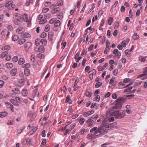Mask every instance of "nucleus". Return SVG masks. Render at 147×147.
<instances>
[{"label":"nucleus","instance_id":"9d476101","mask_svg":"<svg viewBox=\"0 0 147 147\" xmlns=\"http://www.w3.org/2000/svg\"><path fill=\"white\" fill-rule=\"evenodd\" d=\"M31 46H32V44L29 42L26 43L24 45V49L26 51H28L29 49Z\"/></svg>","mask_w":147,"mask_h":147},{"label":"nucleus","instance_id":"7c9ffc66","mask_svg":"<svg viewBox=\"0 0 147 147\" xmlns=\"http://www.w3.org/2000/svg\"><path fill=\"white\" fill-rule=\"evenodd\" d=\"M30 71L28 69H25L24 71L25 75L26 76H28L30 74Z\"/></svg>","mask_w":147,"mask_h":147},{"label":"nucleus","instance_id":"ea45409f","mask_svg":"<svg viewBox=\"0 0 147 147\" xmlns=\"http://www.w3.org/2000/svg\"><path fill=\"white\" fill-rule=\"evenodd\" d=\"M40 41L39 39H36L35 40V45L37 46H38L40 44Z\"/></svg>","mask_w":147,"mask_h":147},{"label":"nucleus","instance_id":"a19ab883","mask_svg":"<svg viewBox=\"0 0 147 147\" xmlns=\"http://www.w3.org/2000/svg\"><path fill=\"white\" fill-rule=\"evenodd\" d=\"M131 51H129L128 50H126L125 51V53L126 55L128 57H129L130 56V52Z\"/></svg>","mask_w":147,"mask_h":147},{"label":"nucleus","instance_id":"473e14b6","mask_svg":"<svg viewBox=\"0 0 147 147\" xmlns=\"http://www.w3.org/2000/svg\"><path fill=\"white\" fill-rule=\"evenodd\" d=\"M147 57V56L143 57L142 56H141L139 57V60L140 61L144 62L146 60V58Z\"/></svg>","mask_w":147,"mask_h":147},{"label":"nucleus","instance_id":"cd10ccee","mask_svg":"<svg viewBox=\"0 0 147 147\" xmlns=\"http://www.w3.org/2000/svg\"><path fill=\"white\" fill-rule=\"evenodd\" d=\"M10 102L12 104L18 106L19 105V103H18V101H16L15 100L11 99Z\"/></svg>","mask_w":147,"mask_h":147},{"label":"nucleus","instance_id":"c9c22d12","mask_svg":"<svg viewBox=\"0 0 147 147\" xmlns=\"http://www.w3.org/2000/svg\"><path fill=\"white\" fill-rule=\"evenodd\" d=\"M133 38L135 40H137L138 39L139 36L137 35V33H136L134 34L132 36Z\"/></svg>","mask_w":147,"mask_h":147},{"label":"nucleus","instance_id":"2eb2a0df","mask_svg":"<svg viewBox=\"0 0 147 147\" xmlns=\"http://www.w3.org/2000/svg\"><path fill=\"white\" fill-rule=\"evenodd\" d=\"M24 31V29L23 27H20L18 28L16 31L17 33L18 34H22V33Z\"/></svg>","mask_w":147,"mask_h":147},{"label":"nucleus","instance_id":"338daca9","mask_svg":"<svg viewBox=\"0 0 147 147\" xmlns=\"http://www.w3.org/2000/svg\"><path fill=\"white\" fill-rule=\"evenodd\" d=\"M63 4V2L62 1H60L57 3V5L60 6L62 5Z\"/></svg>","mask_w":147,"mask_h":147},{"label":"nucleus","instance_id":"de8ad7c7","mask_svg":"<svg viewBox=\"0 0 147 147\" xmlns=\"http://www.w3.org/2000/svg\"><path fill=\"white\" fill-rule=\"evenodd\" d=\"M85 120V119L84 118H82L79 121V123L81 125H82L84 123Z\"/></svg>","mask_w":147,"mask_h":147},{"label":"nucleus","instance_id":"0e129e2a","mask_svg":"<svg viewBox=\"0 0 147 147\" xmlns=\"http://www.w3.org/2000/svg\"><path fill=\"white\" fill-rule=\"evenodd\" d=\"M112 97L113 98L116 99L117 98V96L115 93H114L112 95Z\"/></svg>","mask_w":147,"mask_h":147},{"label":"nucleus","instance_id":"603ef678","mask_svg":"<svg viewBox=\"0 0 147 147\" xmlns=\"http://www.w3.org/2000/svg\"><path fill=\"white\" fill-rule=\"evenodd\" d=\"M56 22V20L55 19H51L49 21V23L51 24H53Z\"/></svg>","mask_w":147,"mask_h":147},{"label":"nucleus","instance_id":"8fccbe9b","mask_svg":"<svg viewBox=\"0 0 147 147\" xmlns=\"http://www.w3.org/2000/svg\"><path fill=\"white\" fill-rule=\"evenodd\" d=\"M146 75V74H145V73H144V72L143 71V74H140V75H139L138 76V78H141L140 79H142V80H143V79H144V78H142V77H143V76H145Z\"/></svg>","mask_w":147,"mask_h":147},{"label":"nucleus","instance_id":"79ce46f5","mask_svg":"<svg viewBox=\"0 0 147 147\" xmlns=\"http://www.w3.org/2000/svg\"><path fill=\"white\" fill-rule=\"evenodd\" d=\"M30 63H28L23 65L22 67L23 68H25V69H28V68L30 67Z\"/></svg>","mask_w":147,"mask_h":147},{"label":"nucleus","instance_id":"aec40b11","mask_svg":"<svg viewBox=\"0 0 147 147\" xmlns=\"http://www.w3.org/2000/svg\"><path fill=\"white\" fill-rule=\"evenodd\" d=\"M26 41V40L24 38L20 39L18 41V43L20 45H22Z\"/></svg>","mask_w":147,"mask_h":147},{"label":"nucleus","instance_id":"4d7b16f0","mask_svg":"<svg viewBox=\"0 0 147 147\" xmlns=\"http://www.w3.org/2000/svg\"><path fill=\"white\" fill-rule=\"evenodd\" d=\"M95 100L97 102L99 101L100 100V96L99 95H96L94 98Z\"/></svg>","mask_w":147,"mask_h":147},{"label":"nucleus","instance_id":"393cba45","mask_svg":"<svg viewBox=\"0 0 147 147\" xmlns=\"http://www.w3.org/2000/svg\"><path fill=\"white\" fill-rule=\"evenodd\" d=\"M22 95L24 96H26L28 94V92L27 90L25 88H24L22 89Z\"/></svg>","mask_w":147,"mask_h":147},{"label":"nucleus","instance_id":"2f4dec72","mask_svg":"<svg viewBox=\"0 0 147 147\" xmlns=\"http://www.w3.org/2000/svg\"><path fill=\"white\" fill-rule=\"evenodd\" d=\"M92 94V92L86 91L84 93V95L88 97H90Z\"/></svg>","mask_w":147,"mask_h":147},{"label":"nucleus","instance_id":"a18cd8bd","mask_svg":"<svg viewBox=\"0 0 147 147\" xmlns=\"http://www.w3.org/2000/svg\"><path fill=\"white\" fill-rule=\"evenodd\" d=\"M132 89V87H130L129 88H128L125 89L123 92L124 93H126L127 92H129L130 91V90H131Z\"/></svg>","mask_w":147,"mask_h":147},{"label":"nucleus","instance_id":"5fc2aeb1","mask_svg":"<svg viewBox=\"0 0 147 147\" xmlns=\"http://www.w3.org/2000/svg\"><path fill=\"white\" fill-rule=\"evenodd\" d=\"M18 57L15 56L12 58V61L13 62H16L18 61Z\"/></svg>","mask_w":147,"mask_h":147},{"label":"nucleus","instance_id":"680f3d73","mask_svg":"<svg viewBox=\"0 0 147 147\" xmlns=\"http://www.w3.org/2000/svg\"><path fill=\"white\" fill-rule=\"evenodd\" d=\"M4 84V82L2 80H0V88H2Z\"/></svg>","mask_w":147,"mask_h":147},{"label":"nucleus","instance_id":"774afa93","mask_svg":"<svg viewBox=\"0 0 147 147\" xmlns=\"http://www.w3.org/2000/svg\"><path fill=\"white\" fill-rule=\"evenodd\" d=\"M109 118V122H112L114 121L115 119L114 117H108Z\"/></svg>","mask_w":147,"mask_h":147},{"label":"nucleus","instance_id":"bb28decb","mask_svg":"<svg viewBox=\"0 0 147 147\" xmlns=\"http://www.w3.org/2000/svg\"><path fill=\"white\" fill-rule=\"evenodd\" d=\"M25 62V60L23 58H20L19 59L18 61V63L19 65H22Z\"/></svg>","mask_w":147,"mask_h":147},{"label":"nucleus","instance_id":"b1692460","mask_svg":"<svg viewBox=\"0 0 147 147\" xmlns=\"http://www.w3.org/2000/svg\"><path fill=\"white\" fill-rule=\"evenodd\" d=\"M53 36L54 34L52 32H49L48 34V38L49 40H52Z\"/></svg>","mask_w":147,"mask_h":147},{"label":"nucleus","instance_id":"0eeeda50","mask_svg":"<svg viewBox=\"0 0 147 147\" xmlns=\"http://www.w3.org/2000/svg\"><path fill=\"white\" fill-rule=\"evenodd\" d=\"M39 94V92L38 91V89L37 88L35 89L30 94V97L34 98L36 96H38Z\"/></svg>","mask_w":147,"mask_h":147},{"label":"nucleus","instance_id":"dca6fc26","mask_svg":"<svg viewBox=\"0 0 147 147\" xmlns=\"http://www.w3.org/2000/svg\"><path fill=\"white\" fill-rule=\"evenodd\" d=\"M129 41V39L127 38L126 40H124L121 42V45L123 47H125L127 43Z\"/></svg>","mask_w":147,"mask_h":147},{"label":"nucleus","instance_id":"6ab92c4d","mask_svg":"<svg viewBox=\"0 0 147 147\" xmlns=\"http://www.w3.org/2000/svg\"><path fill=\"white\" fill-rule=\"evenodd\" d=\"M114 54H117L116 55L118 56H120L121 55V53L119 52V51L117 49H115L113 52Z\"/></svg>","mask_w":147,"mask_h":147},{"label":"nucleus","instance_id":"e2e57ef3","mask_svg":"<svg viewBox=\"0 0 147 147\" xmlns=\"http://www.w3.org/2000/svg\"><path fill=\"white\" fill-rule=\"evenodd\" d=\"M41 42L42 44L45 45L47 43V42L46 40L45 39H42L41 40Z\"/></svg>","mask_w":147,"mask_h":147},{"label":"nucleus","instance_id":"49530a36","mask_svg":"<svg viewBox=\"0 0 147 147\" xmlns=\"http://www.w3.org/2000/svg\"><path fill=\"white\" fill-rule=\"evenodd\" d=\"M49 10V9L48 8L44 7L43 8L42 12L43 13H45Z\"/></svg>","mask_w":147,"mask_h":147},{"label":"nucleus","instance_id":"423d86ee","mask_svg":"<svg viewBox=\"0 0 147 147\" xmlns=\"http://www.w3.org/2000/svg\"><path fill=\"white\" fill-rule=\"evenodd\" d=\"M5 6L9 9L13 10L14 7L15 5L12 4V1H10L6 3Z\"/></svg>","mask_w":147,"mask_h":147},{"label":"nucleus","instance_id":"f03ea898","mask_svg":"<svg viewBox=\"0 0 147 147\" xmlns=\"http://www.w3.org/2000/svg\"><path fill=\"white\" fill-rule=\"evenodd\" d=\"M109 118H105L102 121V125L107 129H109V128L111 127L114 129H117L118 127L116 126H114L116 123H109Z\"/></svg>","mask_w":147,"mask_h":147},{"label":"nucleus","instance_id":"f3484780","mask_svg":"<svg viewBox=\"0 0 147 147\" xmlns=\"http://www.w3.org/2000/svg\"><path fill=\"white\" fill-rule=\"evenodd\" d=\"M5 104L7 107H9L11 109V110L12 112H13L14 111L13 109V106L9 102H6Z\"/></svg>","mask_w":147,"mask_h":147},{"label":"nucleus","instance_id":"a878e982","mask_svg":"<svg viewBox=\"0 0 147 147\" xmlns=\"http://www.w3.org/2000/svg\"><path fill=\"white\" fill-rule=\"evenodd\" d=\"M6 67L7 68L10 69L12 68L13 66V63H7L5 65Z\"/></svg>","mask_w":147,"mask_h":147},{"label":"nucleus","instance_id":"4c0bfd02","mask_svg":"<svg viewBox=\"0 0 147 147\" xmlns=\"http://www.w3.org/2000/svg\"><path fill=\"white\" fill-rule=\"evenodd\" d=\"M10 48V47L9 46L6 45L2 47V50H9Z\"/></svg>","mask_w":147,"mask_h":147},{"label":"nucleus","instance_id":"6e6d98bb","mask_svg":"<svg viewBox=\"0 0 147 147\" xmlns=\"http://www.w3.org/2000/svg\"><path fill=\"white\" fill-rule=\"evenodd\" d=\"M47 33L45 32H43L42 33L40 37L41 38H44L46 37L47 36Z\"/></svg>","mask_w":147,"mask_h":147},{"label":"nucleus","instance_id":"37998d69","mask_svg":"<svg viewBox=\"0 0 147 147\" xmlns=\"http://www.w3.org/2000/svg\"><path fill=\"white\" fill-rule=\"evenodd\" d=\"M113 20V19L112 17H110L108 20V24L110 25H111Z\"/></svg>","mask_w":147,"mask_h":147},{"label":"nucleus","instance_id":"412c9836","mask_svg":"<svg viewBox=\"0 0 147 147\" xmlns=\"http://www.w3.org/2000/svg\"><path fill=\"white\" fill-rule=\"evenodd\" d=\"M17 94H19L20 91L18 88H14L11 91Z\"/></svg>","mask_w":147,"mask_h":147},{"label":"nucleus","instance_id":"69168bd1","mask_svg":"<svg viewBox=\"0 0 147 147\" xmlns=\"http://www.w3.org/2000/svg\"><path fill=\"white\" fill-rule=\"evenodd\" d=\"M79 134H76L75 136L72 135L71 136V138L72 139H76L78 136Z\"/></svg>","mask_w":147,"mask_h":147},{"label":"nucleus","instance_id":"9b49d317","mask_svg":"<svg viewBox=\"0 0 147 147\" xmlns=\"http://www.w3.org/2000/svg\"><path fill=\"white\" fill-rule=\"evenodd\" d=\"M22 38H29L31 37V35L28 33H23L20 35Z\"/></svg>","mask_w":147,"mask_h":147},{"label":"nucleus","instance_id":"a211bd4d","mask_svg":"<svg viewBox=\"0 0 147 147\" xmlns=\"http://www.w3.org/2000/svg\"><path fill=\"white\" fill-rule=\"evenodd\" d=\"M80 53H77L75 57V59L77 62H78L81 58L82 57L80 56L79 57Z\"/></svg>","mask_w":147,"mask_h":147},{"label":"nucleus","instance_id":"72a5a7b5","mask_svg":"<svg viewBox=\"0 0 147 147\" xmlns=\"http://www.w3.org/2000/svg\"><path fill=\"white\" fill-rule=\"evenodd\" d=\"M102 85V83L101 82H97V83L96 84L95 86V88H97L100 86H101Z\"/></svg>","mask_w":147,"mask_h":147},{"label":"nucleus","instance_id":"f704fd0d","mask_svg":"<svg viewBox=\"0 0 147 147\" xmlns=\"http://www.w3.org/2000/svg\"><path fill=\"white\" fill-rule=\"evenodd\" d=\"M59 10L60 8L59 7L55 8L52 10L51 12L52 13L55 14L59 11Z\"/></svg>","mask_w":147,"mask_h":147},{"label":"nucleus","instance_id":"3c124183","mask_svg":"<svg viewBox=\"0 0 147 147\" xmlns=\"http://www.w3.org/2000/svg\"><path fill=\"white\" fill-rule=\"evenodd\" d=\"M94 135L92 134H88L87 136V138L88 139H91L93 138Z\"/></svg>","mask_w":147,"mask_h":147},{"label":"nucleus","instance_id":"6e6552de","mask_svg":"<svg viewBox=\"0 0 147 147\" xmlns=\"http://www.w3.org/2000/svg\"><path fill=\"white\" fill-rule=\"evenodd\" d=\"M34 51L36 53H41L44 52L45 49L43 46H40L38 48L35 47L34 49Z\"/></svg>","mask_w":147,"mask_h":147},{"label":"nucleus","instance_id":"1a4fd4ad","mask_svg":"<svg viewBox=\"0 0 147 147\" xmlns=\"http://www.w3.org/2000/svg\"><path fill=\"white\" fill-rule=\"evenodd\" d=\"M22 22V18H20V16L18 17L17 18H15L13 20V22L14 24L16 25H19Z\"/></svg>","mask_w":147,"mask_h":147},{"label":"nucleus","instance_id":"c756f323","mask_svg":"<svg viewBox=\"0 0 147 147\" xmlns=\"http://www.w3.org/2000/svg\"><path fill=\"white\" fill-rule=\"evenodd\" d=\"M8 53V51H6L3 52L0 55L1 58H3L5 56L7 55Z\"/></svg>","mask_w":147,"mask_h":147},{"label":"nucleus","instance_id":"f8f14e48","mask_svg":"<svg viewBox=\"0 0 147 147\" xmlns=\"http://www.w3.org/2000/svg\"><path fill=\"white\" fill-rule=\"evenodd\" d=\"M94 122V121L90 118L86 121V123L88 124L87 126L88 127L91 126L93 124Z\"/></svg>","mask_w":147,"mask_h":147},{"label":"nucleus","instance_id":"864d4df0","mask_svg":"<svg viewBox=\"0 0 147 147\" xmlns=\"http://www.w3.org/2000/svg\"><path fill=\"white\" fill-rule=\"evenodd\" d=\"M78 80H79L78 77H77L76 78V80L75 82L74 85V86L73 87L74 88H75V87L76 86V85H77L78 82Z\"/></svg>","mask_w":147,"mask_h":147},{"label":"nucleus","instance_id":"e433bc0d","mask_svg":"<svg viewBox=\"0 0 147 147\" xmlns=\"http://www.w3.org/2000/svg\"><path fill=\"white\" fill-rule=\"evenodd\" d=\"M61 24V23L59 20H57L54 24V26L55 27H58Z\"/></svg>","mask_w":147,"mask_h":147},{"label":"nucleus","instance_id":"bf43d9fd","mask_svg":"<svg viewBox=\"0 0 147 147\" xmlns=\"http://www.w3.org/2000/svg\"><path fill=\"white\" fill-rule=\"evenodd\" d=\"M47 22V20L45 19H43L40 21L39 23L40 24H43Z\"/></svg>","mask_w":147,"mask_h":147},{"label":"nucleus","instance_id":"39448f33","mask_svg":"<svg viewBox=\"0 0 147 147\" xmlns=\"http://www.w3.org/2000/svg\"><path fill=\"white\" fill-rule=\"evenodd\" d=\"M123 98L121 97L118 98L116 100L117 103L115 104L113 108L117 109L121 108L122 105Z\"/></svg>","mask_w":147,"mask_h":147},{"label":"nucleus","instance_id":"7ed1b4c3","mask_svg":"<svg viewBox=\"0 0 147 147\" xmlns=\"http://www.w3.org/2000/svg\"><path fill=\"white\" fill-rule=\"evenodd\" d=\"M125 114V111H123L122 112L119 111H114L111 113V115L114 116L117 119H121L124 117Z\"/></svg>","mask_w":147,"mask_h":147},{"label":"nucleus","instance_id":"13d9d810","mask_svg":"<svg viewBox=\"0 0 147 147\" xmlns=\"http://www.w3.org/2000/svg\"><path fill=\"white\" fill-rule=\"evenodd\" d=\"M118 72V70L117 69H115L113 71V74L115 76H116Z\"/></svg>","mask_w":147,"mask_h":147},{"label":"nucleus","instance_id":"4468645a","mask_svg":"<svg viewBox=\"0 0 147 147\" xmlns=\"http://www.w3.org/2000/svg\"><path fill=\"white\" fill-rule=\"evenodd\" d=\"M94 113V111L93 110H92L90 111H88L87 112H85L83 114V116L85 117H87L88 116L91 115Z\"/></svg>","mask_w":147,"mask_h":147},{"label":"nucleus","instance_id":"ddd939ff","mask_svg":"<svg viewBox=\"0 0 147 147\" xmlns=\"http://www.w3.org/2000/svg\"><path fill=\"white\" fill-rule=\"evenodd\" d=\"M22 143L24 144L30 145L31 144V140L30 138L26 139L22 141Z\"/></svg>","mask_w":147,"mask_h":147},{"label":"nucleus","instance_id":"c85d7f7f","mask_svg":"<svg viewBox=\"0 0 147 147\" xmlns=\"http://www.w3.org/2000/svg\"><path fill=\"white\" fill-rule=\"evenodd\" d=\"M7 114V113L5 112H1L0 113V117H4L6 116Z\"/></svg>","mask_w":147,"mask_h":147},{"label":"nucleus","instance_id":"f257e3e1","mask_svg":"<svg viewBox=\"0 0 147 147\" xmlns=\"http://www.w3.org/2000/svg\"><path fill=\"white\" fill-rule=\"evenodd\" d=\"M109 130V129H107L102 125L98 128L96 126L93 127L90 129V132L92 133L93 131H95L94 135L97 134H99L94 136L95 138H97L100 137L102 135L107 134Z\"/></svg>","mask_w":147,"mask_h":147},{"label":"nucleus","instance_id":"20e7f679","mask_svg":"<svg viewBox=\"0 0 147 147\" xmlns=\"http://www.w3.org/2000/svg\"><path fill=\"white\" fill-rule=\"evenodd\" d=\"M20 18H22V21L23 20L24 22H26L28 24L27 25V26L28 27L30 26L31 22V18L29 17L28 18V15L27 14L24 13L21 16H20Z\"/></svg>","mask_w":147,"mask_h":147},{"label":"nucleus","instance_id":"052dcab7","mask_svg":"<svg viewBox=\"0 0 147 147\" xmlns=\"http://www.w3.org/2000/svg\"><path fill=\"white\" fill-rule=\"evenodd\" d=\"M130 80V79L129 78H125L124 79L123 82L124 83H126Z\"/></svg>","mask_w":147,"mask_h":147},{"label":"nucleus","instance_id":"09e8293b","mask_svg":"<svg viewBox=\"0 0 147 147\" xmlns=\"http://www.w3.org/2000/svg\"><path fill=\"white\" fill-rule=\"evenodd\" d=\"M14 123V121L13 120H9L7 123V124L8 125H12Z\"/></svg>","mask_w":147,"mask_h":147},{"label":"nucleus","instance_id":"58836bf2","mask_svg":"<svg viewBox=\"0 0 147 147\" xmlns=\"http://www.w3.org/2000/svg\"><path fill=\"white\" fill-rule=\"evenodd\" d=\"M50 29V26L49 24H47L45 26V31L47 32Z\"/></svg>","mask_w":147,"mask_h":147},{"label":"nucleus","instance_id":"5701e85b","mask_svg":"<svg viewBox=\"0 0 147 147\" xmlns=\"http://www.w3.org/2000/svg\"><path fill=\"white\" fill-rule=\"evenodd\" d=\"M17 72V69H13L10 72L11 75L12 76H15Z\"/></svg>","mask_w":147,"mask_h":147},{"label":"nucleus","instance_id":"c03bdc74","mask_svg":"<svg viewBox=\"0 0 147 147\" xmlns=\"http://www.w3.org/2000/svg\"><path fill=\"white\" fill-rule=\"evenodd\" d=\"M37 57L40 59H42L44 58L45 56L43 54L39 53L37 54Z\"/></svg>","mask_w":147,"mask_h":147},{"label":"nucleus","instance_id":"4be33fe9","mask_svg":"<svg viewBox=\"0 0 147 147\" xmlns=\"http://www.w3.org/2000/svg\"><path fill=\"white\" fill-rule=\"evenodd\" d=\"M19 37L16 34L13 35L12 37V40L13 41H15L18 40Z\"/></svg>","mask_w":147,"mask_h":147}]
</instances>
